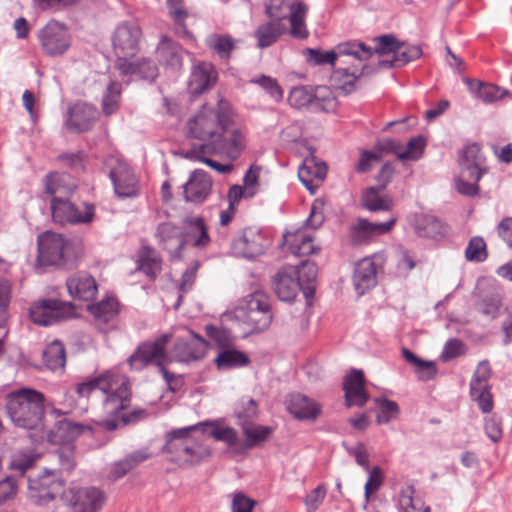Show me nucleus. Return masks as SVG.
<instances>
[{
  "label": "nucleus",
  "mask_w": 512,
  "mask_h": 512,
  "mask_svg": "<svg viewBox=\"0 0 512 512\" xmlns=\"http://www.w3.org/2000/svg\"><path fill=\"white\" fill-rule=\"evenodd\" d=\"M76 393L80 397H90L101 394L103 398V410L106 416L101 421L107 430H115L120 425L134 423L146 417V411L136 408L130 413H122L131 400V391L128 379L113 371H105L97 377L82 382L76 386Z\"/></svg>",
  "instance_id": "obj_1"
},
{
  "label": "nucleus",
  "mask_w": 512,
  "mask_h": 512,
  "mask_svg": "<svg viewBox=\"0 0 512 512\" xmlns=\"http://www.w3.org/2000/svg\"><path fill=\"white\" fill-rule=\"evenodd\" d=\"M44 395L34 389L22 388L7 396L6 411L11 422L18 428L35 431L33 441L41 434L44 424Z\"/></svg>",
  "instance_id": "obj_2"
},
{
  "label": "nucleus",
  "mask_w": 512,
  "mask_h": 512,
  "mask_svg": "<svg viewBox=\"0 0 512 512\" xmlns=\"http://www.w3.org/2000/svg\"><path fill=\"white\" fill-rule=\"evenodd\" d=\"M232 121L230 104L221 99L217 108L203 106L202 109L187 122L188 136L201 141L200 143L216 140L220 132L226 130Z\"/></svg>",
  "instance_id": "obj_3"
},
{
  "label": "nucleus",
  "mask_w": 512,
  "mask_h": 512,
  "mask_svg": "<svg viewBox=\"0 0 512 512\" xmlns=\"http://www.w3.org/2000/svg\"><path fill=\"white\" fill-rule=\"evenodd\" d=\"M171 338L170 333H165L154 341L141 343L127 361L130 368L136 371H141L151 364L157 366L170 389H173L172 382L176 376L165 368L172 360L166 353V347Z\"/></svg>",
  "instance_id": "obj_4"
},
{
  "label": "nucleus",
  "mask_w": 512,
  "mask_h": 512,
  "mask_svg": "<svg viewBox=\"0 0 512 512\" xmlns=\"http://www.w3.org/2000/svg\"><path fill=\"white\" fill-rule=\"evenodd\" d=\"M306 61L312 65H326L336 66L337 62L346 64L343 60L344 57L352 56L359 62L366 61L372 57V50L370 46L360 41H350L340 43L336 46L335 50L322 51L317 48H307L303 52Z\"/></svg>",
  "instance_id": "obj_5"
},
{
  "label": "nucleus",
  "mask_w": 512,
  "mask_h": 512,
  "mask_svg": "<svg viewBox=\"0 0 512 512\" xmlns=\"http://www.w3.org/2000/svg\"><path fill=\"white\" fill-rule=\"evenodd\" d=\"M37 246L36 265L38 267L62 266L75 256L73 243L61 234L50 231L38 236Z\"/></svg>",
  "instance_id": "obj_6"
},
{
  "label": "nucleus",
  "mask_w": 512,
  "mask_h": 512,
  "mask_svg": "<svg viewBox=\"0 0 512 512\" xmlns=\"http://www.w3.org/2000/svg\"><path fill=\"white\" fill-rule=\"evenodd\" d=\"M236 317L247 323L252 332L268 328L272 321V313L267 296L261 292L246 296L236 309Z\"/></svg>",
  "instance_id": "obj_7"
},
{
  "label": "nucleus",
  "mask_w": 512,
  "mask_h": 512,
  "mask_svg": "<svg viewBox=\"0 0 512 512\" xmlns=\"http://www.w3.org/2000/svg\"><path fill=\"white\" fill-rule=\"evenodd\" d=\"M61 501L68 512H100L106 495L94 486H71L61 493Z\"/></svg>",
  "instance_id": "obj_8"
},
{
  "label": "nucleus",
  "mask_w": 512,
  "mask_h": 512,
  "mask_svg": "<svg viewBox=\"0 0 512 512\" xmlns=\"http://www.w3.org/2000/svg\"><path fill=\"white\" fill-rule=\"evenodd\" d=\"M270 246L271 239L262 229L246 227L233 238L231 249L238 257L252 259L263 255Z\"/></svg>",
  "instance_id": "obj_9"
},
{
  "label": "nucleus",
  "mask_w": 512,
  "mask_h": 512,
  "mask_svg": "<svg viewBox=\"0 0 512 512\" xmlns=\"http://www.w3.org/2000/svg\"><path fill=\"white\" fill-rule=\"evenodd\" d=\"M73 315V305L57 299H41L34 302L29 309L31 321L39 326H50Z\"/></svg>",
  "instance_id": "obj_10"
},
{
  "label": "nucleus",
  "mask_w": 512,
  "mask_h": 512,
  "mask_svg": "<svg viewBox=\"0 0 512 512\" xmlns=\"http://www.w3.org/2000/svg\"><path fill=\"white\" fill-rule=\"evenodd\" d=\"M245 147V137L241 130H229V126L220 132L216 140L201 143L198 153H220L225 154L231 160L237 159ZM197 152L190 153V157L196 156Z\"/></svg>",
  "instance_id": "obj_11"
},
{
  "label": "nucleus",
  "mask_w": 512,
  "mask_h": 512,
  "mask_svg": "<svg viewBox=\"0 0 512 512\" xmlns=\"http://www.w3.org/2000/svg\"><path fill=\"white\" fill-rule=\"evenodd\" d=\"M105 165L109 168V177L118 197H134L138 194V181L125 161L111 156L106 159Z\"/></svg>",
  "instance_id": "obj_12"
},
{
  "label": "nucleus",
  "mask_w": 512,
  "mask_h": 512,
  "mask_svg": "<svg viewBox=\"0 0 512 512\" xmlns=\"http://www.w3.org/2000/svg\"><path fill=\"white\" fill-rule=\"evenodd\" d=\"M51 214L54 222L63 224H86L92 221L94 208L91 205L83 204L78 207L68 198L57 196L51 199Z\"/></svg>",
  "instance_id": "obj_13"
},
{
  "label": "nucleus",
  "mask_w": 512,
  "mask_h": 512,
  "mask_svg": "<svg viewBox=\"0 0 512 512\" xmlns=\"http://www.w3.org/2000/svg\"><path fill=\"white\" fill-rule=\"evenodd\" d=\"M141 37L142 30L136 21L120 22L112 35L113 49L118 59L135 55L139 49Z\"/></svg>",
  "instance_id": "obj_14"
},
{
  "label": "nucleus",
  "mask_w": 512,
  "mask_h": 512,
  "mask_svg": "<svg viewBox=\"0 0 512 512\" xmlns=\"http://www.w3.org/2000/svg\"><path fill=\"white\" fill-rule=\"evenodd\" d=\"M30 499L38 505L52 501L56 496L61 498L65 491L64 482L55 473L46 471L43 475L28 480Z\"/></svg>",
  "instance_id": "obj_15"
},
{
  "label": "nucleus",
  "mask_w": 512,
  "mask_h": 512,
  "mask_svg": "<svg viewBox=\"0 0 512 512\" xmlns=\"http://www.w3.org/2000/svg\"><path fill=\"white\" fill-rule=\"evenodd\" d=\"M491 377V368L487 360L481 361L470 381L471 399L477 402L480 410L487 414L494 407L493 396L490 392L489 379Z\"/></svg>",
  "instance_id": "obj_16"
},
{
  "label": "nucleus",
  "mask_w": 512,
  "mask_h": 512,
  "mask_svg": "<svg viewBox=\"0 0 512 512\" xmlns=\"http://www.w3.org/2000/svg\"><path fill=\"white\" fill-rule=\"evenodd\" d=\"M38 39L43 51L49 56L64 54L71 44L67 28L54 20L48 22L38 32Z\"/></svg>",
  "instance_id": "obj_17"
},
{
  "label": "nucleus",
  "mask_w": 512,
  "mask_h": 512,
  "mask_svg": "<svg viewBox=\"0 0 512 512\" xmlns=\"http://www.w3.org/2000/svg\"><path fill=\"white\" fill-rule=\"evenodd\" d=\"M86 430H91L89 425L62 419L55 424L52 430L46 431L43 428L41 434L33 440V443L38 444L47 441L53 445H61L74 440Z\"/></svg>",
  "instance_id": "obj_18"
},
{
  "label": "nucleus",
  "mask_w": 512,
  "mask_h": 512,
  "mask_svg": "<svg viewBox=\"0 0 512 512\" xmlns=\"http://www.w3.org/2000/svg\"><path fill=\"white\" fill-rule=\"evenodd\" d=\"M297 271L293 265L281 267L272 278V287L281 301H293L300 287V280L297 279Z\"/></svg>",
  "instance_id": "obj_19"
},
{
  "label": "nucleus",
  "mask_w": 512,
  "mask_h": 512,
  "mask_svg": "<svg viewBox=\"0 0 512 512\" xmlns=\"http://www.w3.org/2000/svg\"><path fill=\"white\" fill-rule=\"evenodd\" d=\"M459 164L463 176L478 182L487 172L485 157L478 144L467 145L461 152Z\"/></svg>",
  "instance_id": "obj_20"
},
{
  "label": "nucleus",
  "mask_w": 512,
  "mask_h": 512,
  "mask_svg": "<svg viewBox=\"0 0 512 512\" xmlns=\"http://www.w3.org/2000/svg\"><path fill=\"white\" fill-rule=\"evenodd\" d=\"M380 256L366 257L361 259L355 266L353 282L355 290L363 295L367 290L374 287L377 282V267L380 265Z\"/></svg>",
  "instance_id": "obj_21"
},
{
  "label": "nucleus",
  "mask_w": 512,
  "mask_h": 512,
  "mask_svg": "<svg viewBox=\"0 0 512 512\" xmlns=\"http://www.w3.org/2000/svg\"><path fill=\"white\" fill-rule=\"evenodd\" d=\"M207 342L191 332L189 339H178L174 344L173 358L178 362L197 361L206 355Z\"/></svg>",
  "instance_id": "obj_22"
},
{
  "label": "nucleus",
  "mask_w": 512,
  "mask_h": 512,
  "mask_svg": "<svg viewBox=\"0 0 512 512\" xmlns=\"http://www.w3.org/2000/svg\"><path fill=\"white\" fill-rule=\"evenodd\" d=\"M212 180L203 170H195L183 186L184 198L187 202L203 203L210 194Z\"/></svg>",
  "instance_id": "obj_23"
},
{
  "label": "nucleus",
  "mask_w": 512,
  "mask_h": 512,
  "mask_svg": "<svg viewBox=\"0 0 512 512\" xmlns=\"http://www.w3.org/2000/svg\"><path fill=\"white\" fill-rule=\"evenodd\" d=\"M397 216L391 214L387 221L372 223L365 219H359L351 228V239L354 243L367 242L372 237L388 233L396 224Z\"/></svg>",
  "instance_id": "obj_24"
},
{
  "label": "nucleus",
  "mask_w": 512,
  "mask_h": 512,
  "mask_svg": "<svg viewBox=\"0 0 512 512\" xmlns=\"http://www.w3.org/2000/svg\"><path fill=\"white\" fill-rule=\"evenodd\" d=\"M365 380L362 370L353 369L344 378L343 389L345 391V402L347 407L353 405L362 407L368 401V394L365 391Z\"/></svg>",
  "instance_id": "obj_25"
},
{
  "label": "nucleus",
  "mask_w": 512,
  "mask_h": 512,
  "mask_svg": "<svg viewBox=\"0 0 512 512\" xmlns=\"http://www.w3.org/2000/svg\"><path fill=\"white\" fill-rule=\"evenodd\" d=\"M97 110L87 103L78 102L69 108L66 126L73 132L88 131L96 120Z\"/></svg>",
  "instance_id": "obj_26"
},
{
  "label": "nucleus",
  "mask_w": 512,
  "mask_h": 512,
  "mask_svg": "<svg viewBox=\"0 0 512 512\" xmlns=\"http://www.w3.org/2000/svg\"><path fill=\"white\" fill-rule=\"evenodd\" d=\"M116 67L123 76H137L140 79L153 81L158 76L156 64L147 58L131 61L128 58L117 59Z\"/></svg>",
  "instance_id": "obj_27"
},
{
  "label": "nucleus",
  "mask_w": 512,
  "mask_h": 512,
  "mask_svg": "<svg viewBox=\"0 0 512 512\" xmlns=\"http://www.w3.org/2000/svg\"><path fill=\"white\" fill-rule=\"evenodd\" d=\"M217 73L208 62H199L192 68L188 81V90L192 95H200L210 89L216 82Z\"/></svg>",
  "instance_id": "obj_28"
},
{
  "label": "nucleus",
  "mask_w": 512,
  "mask_h": 512,
  "mask_svg": "<svg viewBox=\"0 0 512 512\" xmlns=\"http://www.w3.org/2000/svg\"><path fill=\"white\" fill-rule=\"evenodd\" d=\"M156 237L163 249L167 250L171 258H179L185 245L183 232L170 222L162 223L157 228Z\"/></svg>",
  "instance_id": "obj_29"
},
{
  "label": "nucleus",
  "mask_w": 512,
  "mask_h": 512,
  "mask_svg": "<svg viewBox=\"0 0 512 512\" xmlns=\"http://www.w3.org/2000/svg\"><path fill=\"white\" fill-rule=\"evenodd\" d=\"M66 286L70 296L81 301H89L97 293L95 279L86 272H77L69 277Z\"/></svg>",
  "instance_id": "obj_30"
},
{
  "label": "nucleus",
  "mask_w": 512,
  "mask_h": 512,
  "mask_svg": "<svg viewBox=\"0 0 512 512\" xmlns=\"http://www.w3.org/2000/svg\"><path fill=\"white\" fill-rule=\"evenodd\" d=\"M285 403L289 413L299 420H315L321 411L314 400L300 393L290 394Z\"/></svg>",
  "instance_id": "obj_31"
},
{
  "label": "nucleus",
  "mask_w": 512,
  "mask_h": 512,
  "mask_svg": "<svg viewBox=\"0 0 512 512\" xmlns=\"http://www.w3.org/2000/svg\"><path fill=\"white\" fill-rule=\"evenodd\" d=\"M284 245L295 256H309L319 251V247L313 243V236L304 229L287 232L283 235Z\"/></svg>",
  "instance_id": "obj_32"
},
{
  "label": "nucleus",
  "mask_w": 512,
  "mask_h": 512,
  "mask_svg": "<svg viewBox=\"0 0 512 512\" xmlns=\"http://www.w3.org/2000/svg\"><path fill=\"white\" fill-rule=\"evenodd\" d=\"M183 239L196 248H205L210 243L207 227L201 217H185L183 219Z\"/></svg>",
  "instance_id": "obj_33"
},
{
  "label": "nucleus",
  "mask_w": 512,
  "mask_h": 512,
  "mask_svg": "<svg viewBox=\"0 0 512 512\" xmlns=\"http://www.w3.org/2000/svg\"><path fill=\"white\" fill-rule=\"evenodd\" d=\"M287 31L286 25L281 19H271L260 24L254 31L257 47L264 49L272 46Z\"/></svg>",
  "instance_id": "obj_34"
},
{
  "label": "nucleus",
  "mask_w": 512,
  "mask_h": 512,
  "mask_svg": "<svg viewBox=\"0 0 512 512\" xmlns=\"http://www.w3.org/2000/svg\"><path fill=\"white\" fill-rule=\"evenodd\" d=\"M464 82L466 83L471 94L487 104L498 101L508 94L506 89H503L494 84L485 83L469 78H465Z\"/></svg>",
  "instance_id": "obj_35"
},
{
  "label": "nucleus",
  "mask_w": 512,
  "mask_h": 512,
  "mask_svg": "<svg viewBox=\"0 0 512 512\" xmlns=\"http://www.w3.org/2000/svg\"><path fill=\"white\" fill-rule=\"evenodd\" d=\"M156 52L161 64L175 70L181 67L183 49L170 38L163 36L157 46Z\"/></svg>",
  "instance_id": "obj_36"
},
{
  "label": "nucleus",
  "mask_w": 512,
  "mask_h": 512,
  "mask_svg": "<svg viewBox=\"0 0 512 512\" xmlns=\"http://www.w3.org/2000/svg\"><path fill=\"white\" fill-rule=\"evenodd\" d=\"M362 205L365 209L377 211H390L393 207V200L385 193L384 185L369 187L362 194Z\"/></svg>",
  "instance_id": "obj_37"
},
{
  "label": "nucleus",
  "mask_w": 512,
  "mask_h": 512,
  "mask_svg": "<svg viewBox=\"0 0 512 512\" xmlns=\"http://www.w3.org/2000/svg\"><path fill=\"white\" fill-rule=\"evenodd\" d=\"M76 188L72 177L66 173H51L46 177L45 192L56 198H67Z\"/></svg>",
  "instance_id": "obj_38"
},
{
  "label": "nucleus",
  "mask_w": 512,
  "mask_h": 512,
  "mask_svg": "<svg viewBox=\"0 0 512 512\" xmlns=\"http://www.w3.org/2000/svg\"><path fill=\"white\" fill-rule=\"evenodd\" d=\"M422 55V49L418 45H407L399 42L397 51L392 59L380 60L378 66L380 68H393L402 67L411 61L420 58Z\"/></svg>",
  "instance_id": "obj_39"
},
{
  "label": "nucleus",
  "mask_w": 512,
  "mask_h": 512,
  "mask_svg": "<svg viewBox=\"0 0 512 512\" xmlns=\"http://www.w3.org/2000/svg\"><path fill=\"white\" fill-rule=\"evenodd\" d=\"M88 308L99 327L113 321L119 312L118 302L114 298H107Z\"/></svg>",
  "instance_id": "obj_40"
},
{
  "label": "nucleus",
  "mask_w": 512,
  "mask_h": 512,
  "mask_svg": "<svg viewBox=\"0 0 512 512\" xmlns=\"http://www.w3.org/2000/svg\"><path fill=\"white\" fill-rule=\"evenodd\" d=\"M215 363L219 370H229L248 365L249 358L239 350L224 348L219 351Z\"/></svg>",
  "instance_id": "obj_41"
},
{
  "label": "nucleus",
  "mask_w": 512,
  "mask_h": 512,
  "mask_svg": "<svg viewBox=\"0 0 512 512\" xmlns=\"http://www.w3.org/2000/svg\"><path fill=\"white\" fill-rule=\"evenodd\" d=\"M43 360L51 371H62L66 363V351L64 345L54 340L43 351Z\"/></svg>",
  "instance_id": "obj_42"
},
{
  "label": "nucleus",
  "mask_w": 512,
  "mask_h": 512,
  "mask_svg": "<svg viewBox=\"0 0 512 512\" xmlns=\"http://www.w3.org/2000/svg\"><path fill=\"white\" fill-rule=\"evenodd\" d=\"M195 428L196 426H192L168 433L164 451L173 454L175 459L180 461V458L184 453V447L186 446V439L190 438V432Z\"/></svg>",
  "instance_id": "obj_43"
},
{
  "label": "nucleus",
  "mask_w": 512,
  "mask_h": 512,
  "mask_svg": "<svg viewBox=\"0 0 512 512\" xmlns=\"http://www.w3.org/2000/svg\"><path fill=\"white\" fill-rule=\"evenodd\" d=\"M210 455L211 450L208 446L202 444L193 436H190L189 439H186V446L184 447V453L180 461L188 464H197Z\"/></svg>",
  "instance_id": "obj_44"
},
{
  "label": "nucleus",
  "mask_w": 512,
  "mask_h": 512,
  "mask_svg": "<svg viewBox=\"0 0 512 512\" xmlns=\"http://www.w3.org/2000/svg\"><path fill=\"white\" fill-rule=\"evenodd\" d=\"M237 40L230 35L211 34L206 38V45L213 50L221 59H229L231 52L235 49Z\"/></svg>",
  "instance_id": "obj_45"
},
{
  "label": "nucleus",
  "mask_w": 512,
  "mask_h": 512,
  "mask_svg": "<svg viewBox=\"0 0 512 512\" xmlns=\"http://www.w3.org/2000/svg\"><path fill=\"white\" fill-rule=\"evenodd\" d=\"M203 433L213 437L217 441L234 446L237 443V433L235 429L227 426H221L216 423H203Z\"/></svg>",
  "instance_id": "obj_46"
},
{
  "label": "nucleus",
  "mask_w": 512,
  "mask_h": 512,
  "mask_svg": "<svg viewBox=\"0 0 512 512\" xmlns=\"http://www.w3.org/2000/svg\"><path fill=\"white\" fill-rule=\"evenodd\" d=\"M40 458V453L35 449H23L18 451L10 462V468L23 475L28 469L33 467Z\"/></svg>",
  "instance_id": "obj_47"
},
{
  "label": "nucleus",
  "mask_w": 512,
  "mask_h": 512,
  "mask_svg": "<svg viewBox=\"0 0 512 512\" xmlns=\"http://www.w3.org/2000/svg\"><path fill=\"white\" fill-rule=\"evenodd\" d=\"M445 226L433 216H423L416 225L417 234L421 237L436 238L445 233Z\"/></svg>",
  "instance_id": "obj_48"
},
{
  "label": "nucleus",
  "mask_w": 512,
  "mask_h": 512,
  "mask_svg": "<svg viewBox=\"0 0 512 512\" xmlns=\"http://www.w3.org/2000/svg\"><path fill=\"white\" fill-rule=\"evenodd\" d=\"M426 141L423 136H416L411 138L407 146L404 147L401 144L399 160L401 161H417L419 160L424 152Z\"/></svg>",
  "instance_id": "obj_49"
},
{
  "label": "nucleus",
  "mask_w": 512,
  "mask_h": 512,
  "mask_svg": "<svg viewBox=\"0 0 512 512\" xmlns=\"http://www.w3.org/2000/svg\"><path fill=\"white\" fill-rule=\"evenodd\" d=\"M241 427L246 437V446L248 448H252L267 440L272 433L271 428L266 426L241 423Z\"/></svg>",
  "instance_id": "obj_50"
},
{
  "label": "nucleus",
  "mask_w": 512,
  "mask_h": 512,
  "mask_svg": "<svg viewBox=\"0 0 512 512\" xmlns=\"http://www.w3.org/2000/svg\"><path fill=\"white\" fill-rule=\"evenodd\" d=\"M200 147H201V143L192 144L191 148L183 151V157L186 159H189V160H197V161L203 162V163L207 164L208 166H210L211 168H213L214 170H216L217 172L222 173V174L229 173L230 171H232L231 165L221 164L219 162H216V161L206 157V155H211L212 153H202V152L200 153L199 152V153H197L196 156L190 157V153L197 152L196 150H199Z\"/></svg>",
  "instance_id": "obj_51"
},
{
  "label": "nucleus",
  "mask_w": 512,
  "mask_h": 512,
  "mask_svg": "<svg viewBox=\"0 0 512 512\" xmlns=\"http://www.w3.org/2000/svg\"><path fill=\"white\" fill-rule=\"evenodd\" d=\"M487 257L488 252L484 239L479 236L471 238L465 249V258L470 262L481 263Z\"/></svg>",
  "instance_id": "obj_52"
},
{
  "label": "nucleus",
  "mask_w": 512,
  "mask_h": 512,
  "mask_svg": "<svg viewBox=\"0 0 512 512\" xmlns=\"http://www.w3.org/2000/svg\"><path fill=\"white\" fill-rule=\"evenodd\" d=\"M372 72L373 70H371L367 65H363L361 67L355 65L348 67L337 66L334 70V77L338 79H345V84L352 85L358 78Z\"/></svg>",
  "instance_id": "obj_53"
},
{
  "label": "nucleus",
  "mask_w": 512,
  "mask_h": 512,
  "mask_svg": "<svg viewBox=\"0 0 512 512\" xmlns=\"http://www.w3.org/2000/svg\"><path fill=\"white\" fill-rule=\"evenodd\" d=\"M375 402L380 408V413L376 417L378 424H387L398 416L400 410L395 401L386 398H377Z\"/></svg>",
  "instance_id": "obj_54"
},
{
  "label": "nucleus",
  "mask_w": 512,
  "mask_h": 512,
  "mask_svg": "<svg viewBox=\"0 0 512 512\" xmlns=\"http://www.w3.org/2000/svg\"><path fill=\"white\" fill-rule=\"evenodd\" d=\"M373 42L375 46L371 48L372 55L374 53L379 55H388L393 54L397 51L399 40L392 34H385L378 37L373 38Z\"/></svg>",
  "instance_id": "obj_55"
},
{
  "label": "nucleus",
  "mask_w": 512,
  "mask_h": 512,
  "mask_svg": "<svg viewBox=\"0 0 512 512\" xmlns=\"http://www.w3.org/2000/svg\"><path fill=\"white\" fill-rule=\"evenodd\" d=\"M317 98V94L313 95L311 90L306 87L293 88L288 96L289 104L297 109L308 106Z\"/></svg>",
  "instance_id": "obj_56"
},
{
  "label": "nucleus",
  "mask_w": 512,
  "mask_h": 512,
  "mask_svg": "<svg viewBox=\"0 0 512 512\" xmlns=\"http://www.w3.org/2000/svg\"><path fill=\"white\" fill-rule=\"evenodd\" d=\"M119 98L120 86L116 82H111L102 99V108L105 115H111L117 110Z\"/></svg>",
  "instance_id": "obj_57"
},
{
  "label": "nucleus",
  "mask_w": 512,
  "mask_h": 512,
  "mask_svg": "<svg viewBox=\"0 0 512 512\" xmlns=\"http://www.w3.org/2000/svg\"><path fill=\"white\" fill-rule=\"evenodd\" d=\"M235 415L239 421V425H241V423H245L246 425L251 424V421L257 416L256 402L252 398L247 400L243 399L241 404L236 408Z\"/></svg>",
  "instance_id": "obj_58"
},
{
  "label": "nucleus",
  "mask_w": 512,
  "mask_h": 512,
  "mask_svg": "<svg viewBox=\"0 0 512 512\" xmlns=\"http://www.w3.org/2000/svg\"><path fill=\"white\" fill-rule=\"evenodd\" d=\"M297 271V279L300 280V287L311 284L317 277V266L314 262L309 260L301 261L297 266H294Z\"/></svg>",
  "instance_id": "obj_59"
},
{
  "label": "nucleus",
  "mask_w": 512,
  "mask_h": 512,
  "mask_svg": "<svg viewBox=\"0 0 512 512\" xmlns=\"http://www.w3.org/2000/svg\"><path fill=\"white\" fill-rule=\"evenodd\" d=\"M139 269L142 270L148 277L154 279L161 271V260L153 252H148L140 261Z\"/></svg>",
  "instance_id": "obj_60"
},
{
  "label": "nucleus",
  "mask_w": 512,
  "mask_h": 512,
  "mask_svg": "<svg viewBox=\"0 0 512 512\" xmlns=\"http://www.w3.org/2000/svg\"><path fill=\"white\" fill-rule=\"evenodd\" d=\"M414 488L406 486L402 488L399 495V507L401 512H418L420 500H414Z\"/></svg>",
  "instance_id": "obj_61"
},
{
  "label": "nucleus",
  "mask_w": 512,
  "mask_h": 512,
  "mask_svg": "<svg viewBox=\"0 0 512 512\" xmlns=\"http://www.w3.org/2000/svg\"><path fill=\"white\" fill-rule=\"evenodd\" d=\"M484 429L486 435L492 442H499L503 436L502 419L495 414L486 418Z\"/></svg>",
  "instance_id": "obj_62"
},
{
  "label": "nucleus",
  "mask_w": 512,
  "mask_h": 512,
  "mask_svg": "<svg viewBox=\"0 0 512 512\" xmlns=\"http://www.w3.org/2000/svg\"><path fill=\"white\" fill-rule=\"evenodd\" d=\"M255 505L256 501L242 492H237L232 497L231 512H252Z\"/></svg>",
  "instance_id": "obj_63"
},
{
  "label": "nucleus",
  "mask_w": 512,
  "mask_h": 512,
  "mask_svg": "<svg viewBox=\"0 0 512 512\" xmlns=\"http://www.w3.org/2000/svg\"><path fill=\"white\" fill-rule=\"evenodd\" d=\"M464 353V344L459 339H449L442 350L441 359L447 362L451 359L459 357Z\"/></svg>",
  "instance_id": "obj_64"
}]
</instances>
